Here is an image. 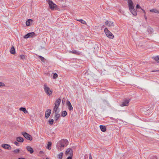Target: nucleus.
Wrapping results in <instances>:
<instances>
[{"label": "nucleus", "mask_w": 159, "mask_h": 159, "mask_svg": "<svg viewBox=\"0 0 159 159\" xmlns=\"http://www.w3.org/2000/svg\"><path fill=\"white\" fill-rule=\"evenodd\" d=\"M128 6L130 12L134 16L137 15V12L135 10L132 0H128Z\"/></svg>", "instance_id": "1"}, {"label": "nucleus", "mask_w": 159, "mask_h": 159, "mask_svg": "<svg viewBox=\"0 0 159 159\" xmlns=\"http://www.w3.org/2000/svg\"><path fill=\"white\" fill-rule=\"evenodd\" d=\"M61 102V99L58 98L55 103V105L53 108V111L55 113H58L59 111V107Z\"/></svg>", "instance_id": "2"}, {"label": "nucleus", "mask_w": 159, "mask_h": 159, "mask_svg": "<svg viewBox=\"0 0 159 159\" xmlns=\"http://www.w3.org/2000/svg\"><path fill=\"white\" fill-rule=\"evenodd\" d=\"M43 89L46 94L49 96L51 95L52 93V91L51 89L47 86L46 84H45L43 85Z\"/></svg>", "instance_id": "3"}, {"label": "nucleus", "mask_w": 159, "mask_h": 159, "mask_svg": "<svg viewBox=\"0 0 159 159\" xmlns=\"http://www.w3.org/2000/svg\"><path fill=\"white\" fill-rule=\"evenodd\" d=\"M59 144L61 148L64 147L66 146L68 144V142L67 140L66 139H63L61 140L59 143H58V145Z\"/></svg>", "instance_id": "4"}, {"label": "nucleus", "mask_w": 159, "mask_h": 159, "mask_svg": "<svg viewBox=\"0 0 159 159\" xmlns=\"http://www.w3.org/2000/svg\"><path fill=\"white\" fill-rule=\"evenodd\" d=\"M104 32L108 37L111 39H113L114 38V36L113 34L108 30L107 28H105Z\"/></svg>", "instance_id": "5"}, {"label": "nucleus", "mask_w": 159, "mask_h": 159, "mask_svg": "<svg viewBox=\"0 0 159 159\" xmlns=\"http://www.w3.org/2000/svg\"><path fill=\"white\" fill-rule=\"evenodd\" d=\"M22 134L27 140L31 141L33 139L32 136L29 134L25 132L21 133Z\"/></svg>", "instance_id": "6"}, {"label": "nucleus", "mask_w": 159, "mask_h": 159, "mask_svg": "<svg viewBox=\"0 0 159 159\" xmlns=\"http://www.w3.org/2000/svg\"><path fill=\"white\" fill-rule=\"evenodd\" d=\"M48 3L49 4L50 8L52 10H54V9H56L57 7V5L54 3L53 2L51 1L48 0Z\"/></svg>", "instance_id": "7"}, {"label": "nucleus", "mask_w": 159, "mask_h": 159, "mask_svg": "<svg viewBox=\"0 0 159 159\" xmlns=\"http://www.w3.org/2000/svg\"><path fill=\"white\" fill-rule=\"evenodd\" d=\"M1 146L3 148L6 149L11 150V146L9 144H2L1 145Z\"/></svg>", "instance_id": "8"}, {"label": "nucleus", "mask_w": 159, "mask_h": 159, "mask_svg": "<svg viewBox=\"0 0 159 159\" xmlns=\"http://www.w3.org/2000/svg\"><path fill=\"white\" fill-rule=\"evenodd\" d=\"M130 100V99H125L124 101L122 102L121 104L120 105V106L121 107L128 106L129 105Z\"/></svg>", "instance_id": "9"}, {"label": "nucleus", "mask_w": 159, "mask_h": 159, "mask_svg": "<svg viewBox=\"0 0 159 159\" xmlns=\"http://www.w3.org/2000/svg\"><path fill=\"white\" fill-rule=\"evenodd\" d=\"M65 154L66 155H69L70 156H72L73 155L72 150L71 148H68L66 151Z\"/></svg>", "instance_id": "10"}, {"label": "nucleus", "mask_w": 159, "mask_h": 159, "mask_svg": "<svg viewBox=\"0 0 159 159\" xmlns=\"http://www.w3.org/2000/svg\"><path fill=\"white\" fill-rule=\"evenodd\" d=\"M35 34L34 32L29 33L25 35L24 36V38L25 39H27L29 37H32L35 35Z\"/></svg>", "instance_id": "11"}, {"label": "nucleus", "mask_w": 159, "mask_h": 159, "mask_svg": "<svg viewBox=\"0 0 159 159\" xmlns=\"http://www.w3.org/2000/svg\"><path fill=\"white\" fill-rule=\"evenodd\" d=\"M51 110V109H48L45 111V117L46 119L48 118L50 116Z\"/></svg>", "instance_id": "12"}, {"label": "nucleus", "mask_w": 159, "mask_h": 159, "mask_svg": "<svg viewBox=\"0 0 159 159\" xmlns=\"http://www.w3.org/2000/svg\"><path fill=\"white\" fill-rule=\"evenodd\" d=\"M105 24L108 26L112 27L114 25L113 22L111 21L107 20L105 23Z\"/></svg>", "instance_id": "13"}, {"label": "nucleus", "mask_w": 159, "mask_h": 159, "mask_svg": "<svg viewBox=\"0 0 159 159\" xmlns=\"http://www.w3.org/2000/svg\"><path fill=\"white\" fill-rule=\"evenodd\" d=\"M26 148L27 150L31 154H32L34 152V150L30 146H27L26 147Z\"/></svg>", "instance_id": "14"}, {"label": "nucleus", "mask_w": 159, "mask_h": 159, "mask_svg": "<svg viewBox=\"0 0 159 159\" xmlns=\"http://www.w3.org/2000/svg\"><path fill=\"white\" fill-rule=\"evenodd\" d=\"M153 112L152 108H150L148 110H147L146 111H145V114L147 115H150Z\"/></svg>", "instance_id": "15"}, {"label": "nucleus", "mask_w": 159, "mask_h": 159, "mask_svg": "<svg viewBox=\"0 0 159 159\" xmlns=\"http://www.w3.org/2000/svg\"><path fill=\"white\" fill-rule=\"evenodd\" d=\"M67 105L68 107V108L70 111L73 109V108L71 105V103L69 101H68L67 102Z\"/></svg>", "instance_id": "16"}, {"label": "nucleus", "mask_w": 159, "mask_h": 159, "mask_svg": "<svg viewBox=\"0 0 159 159\" xmlns=\"http://www.w3.org/2000/svg\"><path fill=\"white\" fill-rule=\"evenodd\" d=\"M10 53L12 54H15L16 53L15 49L13 46H12L10 50Z\"/></svg>", "instance_id": "17"}, {"label": "nucleus", "mask_w": 159, "mask_h": 159, "mask_svg": "<svg viewBox=\"0 0 159 159\" xmlns=\"http://www.w3.org/2000/svg\"><path fill=\"white\" fill-rule=\"evenodd\" d=\"M16 140L17 142L20 143L23 142L24 141L23 138L20 137H17Z\"/></svg>", "instance_id": "18"}, {"label": "nucleus", "mask_w": 159, "mask_h": 159, "mask_svg": "<svg viewBox=\"0 0 159 159\" xmlns=\"http://www.w3.org/2000/svg\"><path fill=\"white\" fill-rule=\"evenodd\" d=\"M100 128L102 132H105L106 130V126L103 125H100Z\"/></svg>", "instance_id": "19"}, {"label": "nucleus", "mask_w": 159, "mask_h": 159, "mask_svg": "<svg viewBox=\"0 0 159 159\" xmlns=\"http://www.w3.org/2000/svg\"><path fill=\"white\" fill-rule=\"evenodd\" d=\"M19 110L23 111L24 113L25 114L28 113V111L26 110V109L25 107H20L19 109Z\"/></svg>", "instance_id": "20"}, {"label": "nucleus", "mask_w": 159, "mask_h": 159, "mask_svg": "<svg viewBox=\"0 0 159 159\" xmlns=\"http://www.w3.org/2000/svg\"><path fill=\"white\" fill-rule=\"evenodd\" d=\"M63 153L62 152H61L57 155V158L58 159H62L63 156Z\"/></svg>", "instance_id": "21"}, {"label": "nucleus", "mask_w": 159, "mask_h": 159, "mask_svg": "<svg viewBox=\"0 0 159 159\" xmlns=\"http://www.w3.org/2000/svg\"><path fill=\"white\" fill-rule=\"evenodd\" d=\"M52 143L51 142H49L48 143L47 146H46V148L49 150L51 149V146L52 145Z\"/></svg>", "instance_id": "22"}, {"label": "nucleus", "mask_w": 159, "mask_h": 159, "mask_svg": "<svg viewBox=\"0 0 159 159\" xmlns=\"http://www.w3.org/2000/svg\"><path fill=\"white\" fill-rule=\"evenodd\" d=\"M60 115L58 113H55V120H57L60 117Z\"/></svg>", "instance_id": "23"}, {"label": "nucleus", "mask_w": 159, "mask_h": 159, "mask_svg": "<svg viewBox=\"0 0 159 159\" xmlns=\"http://www.w3.org/2000/svg\"><path fill=\"white\" fill-rule=\"evenodd\" d=\"M33 21V20L31 19L28 20L26 22V25L27 26H29L31 22Z\"/></svg>", "instance_id": "24"}, {"label": "nucleus", "mask_w": 159, "mask_h": 159, "mask_svg": "<svg viewBox=\"0 0 159 159\" xmlns=\"http://www.w3.org/2000/svg\"><path fill=\"white\" fill-rule=\"evenodd\" d=\"M150 11L152 12H154L156 13H159V11L154 9L150 10Z\"/></svg>", "instance_id": "25"}, {"label": "nucleus", "mask_w": 159, "mask_h": 159, "mask_svg": "<svg viewBox=\"0 0 159 159\" xmlns=\"http://www.w3.org/2000/svg\"><path fill=\"white\" fill-rule=\"evenodd\" d=\"M153 59H154L157 62L159 63V56H157L156 57H152Z\"/></svg>", "instance_id": "26"}, {"label": "nucleus", "mask_w": 159, "mask_h": 159, "mask_svg": "<svg viewBox=\"0 0 159 159\" xmlns=\"http://www.w3.org/2000/svg\"><path fill=\"white\" fill-rule=\"evenodd\" d=\"M76 20L77 21H78L79 22H80L81 23L84 24V25H86L87 23L86 22L84 21V20H83L82 19H76Z\"/></svg>", "instance_id": "27"}, {"label": "nucleus", "mask_w": 159, "mask_h": 159, "mask_svg": "<svg viewBox=\"0 0 159 159\" xmlns=\"http://www.w3.org/2000/svg\"><path fill=\"white\" fill-rule=\"evenodd\" d=\"M67 114V113L66 111H63L62 112L61 114V116L63 117H64L66 116Z\"/></svg>", "instance_id": "28"}, {"label": "nucleus", "mask_w": 159, "mask_h": 159, "mask_svg": "<svg viewBox=\"0 0 159 159\" xmlns=\"http://www.w3.org/2000/svg\"><path fill=\"white\" fill-rule=\"evenodd\" d=\"M70 52L77 55H79L80 53L79 52H78L76 50H74L72 51H70Z\"/></svg>", "instance_id": "29"}, {"label": "nucleus", "mask_w": 159, "mask_h": 159, "mask_svg": "<svg viewBox=\"0 0 159 159\" xmlns=\"http://www.w3.org/2000/svg\"><path fill=\"white\" fill-rule=\"evenodd\" d=\"M54 120L53 119L49 120L48 122L49 124L51 125H52L53 123Z\"/></svg>", "instance_id": "30"}, {"label": "nucleus", "mask_w": 159, "mask_h": 159, "mask_svg": "<svg viewBox=\"0 0 159 159\" xmlns=\"http://www.w3.org/2000/svg\"><path fill=\"white\" fill-rule=\"evenodd\" d=\"M39 58L41 60V61L43 62H44V58L43 57L40 56H39Z\"/></svg>", "instance_id": "31"}, {"label": "nucleus", "mask_w": 159, "mask_h": 159, "mask_svg": "<svg viewBox=\"0 0 159 159\" xmlns=\"http://www.w3.org/2000/svg\"><path fill=\"white\" fill-rule=\"evenodd\" d=\"M13 152L16 153H17L20 152V150L19 149H16L14 150Z\"/></svg>", "instance_id": "32"}, {"label": "nucleus", "mask_w": 159, "mask_h": 159, "mask_svg": "<svg viewBox=\"0 0 159 159\" xmlns=\"http://www.w3.org/2000/svg\"><path fill=\"white\" fill-rule=\"evenodd\" d=\"M58 76L57 74V73H54L53 75V78L54 79H56Z\"/></svg>", "instance_id": "33"}, {"label": "nucleus", "mask_w": 159, "mask_h": 159, "mask_svg": "<svg viewBox=\"0 0 159 159\" xmlns=\"http://www.w3.org/2000/svg\"><path fill=\"white\" fill-rule=\"evenodd\" d=\"M25 56L23 55H21L20 56V57L21 59H24L25 58Z\"/></svg>", "instance_id": "34"}, {"label": "nucleus", "mask_w": 159, "mask_h": 159, "mask_svg": "<svg viewBox=\"0 0 159 159\" xmlns=\"http://www.w3.org/2000/svg\"><path fill=\"white\" fill-rule=\"evenodd\" d=\"M136 7V8H139L141 9H142V8L140 7V6L139 4L137 5Z\"/></svg>", "instance_id": "35"}, {"label": "nucleus", "mask_w": 159, "mask_h": 159, "mask_svg": "<svg viewBox=\"0 0 159 159\" xmlns=\"http://www.w3.org/2000/svg\"><path fill=\"white\" fill-rule=\"evenodd\" d=\"M5 85L3 83L0 82V87L3 86Z\"/></svg>", "instance_id": "36"}, {"label": "nucleus", "mask_w": 159, "mask_h": 159, "mask_svg": "<svg viewBox=\"0 0 159 159\" xmlns=\"http://www.w3.org/2000/svg\"><path fill=\"white\" fill-rule=\"evenodd\" d=\"M90 72V70H88L87 71V72L85 73V74H87V75H89V73Z\"/></svg>", "instance_id": "37"}, {"label": "nucleus", "mask_w": 159, "mask_h": 159, "mask_svg": "<svg viewBox=\"0 0 159 159\" xmlns=\"http://www.w3.org/2000/svg\"><path fill=\"white\" fill-rule=\"evenodd\" d=\"M14 144L16 146H19V143L15 141Z\"/></svg>", "instance_id": "38"}, {"label": "nucleus", "mask_w": 159, "mask_h": 159, "mask_svg": "<svg viewBox=\"0 0 159 159\" xmlns=\"http://www.w3.org/2000/svg\"><path fill=\"white\" fill-rule=\"evenodd\" d=\"M72 156H70L67 157V159H72Z\"/></svg>", "instance_id": "39"}, {"label": "nucleus", "mask_w": 159, "mask_h": 159, "mask_svg": "<svg viewBox=\"0 0 159 159\" xmlns=\"http://www.w3.org/2000/svg\"><path fill=\"white\" fill-rule=\"evenodd\" d=\"M141 10L143 11V12L144 14V15H145L146 13V12H145V11L144 9H143L142 8L141 9Z\"/></svg>", "instance_id": "40"}, {"label": "nucleus", "mask_w": 159, "mask_h": 159, "mask_svg": "<svg viewBox=\"0 0 159 159\" xmlns=\"http://www.w3.org/2000/svg\"><path fill=\"white\" fill-rule=\"evenodd\" d=\"M43 154V151H41L39 152V154Z\"/></svg>", "instance_id": "41"}, {"label": "nucleus", "mask_w": 159, "mask_h": 159, "mask_svg": "<svg viewBox=\"0 0 159 159\" xmlns=\"http://www.w3.org/2000/svg\"><path fill=\"white\" fill-rule=\"evenodd\" d=\"M89 159H92V158L90 153L89 154Z\"/></svg>", "instance_id": "42"}, {"label": "nucleus", "mask_w": 159, "mask_h": 159, "mask_svg": "<svg viewBox=\"0 0 159 159\" xmlns=\"http://www.w3.org/2000/svg\"><path fill=\"white\" fill-rule=\"evenodd\" d=\"M144 18H145L146 20H147V16H146V14L145 15H144Z\"/></svg>", "instance_id": "43"}, {"label": "nucleus", "mask_w": 159, "mask_h": 159, "mask_svg": "<svg viewBox=\"0 0 159 159\" xmlns=\"http://www.w3.org/2000/svg\"><path fill=\"white\" fill-rule=\"evenodd\" d=\"M18 159H25L24 158L20 157V158H18Z\"/></svg>", "instance_id": "44"}, {"label": "nucleus", "mask_w": 159, "mask_h": 159, "mask_svg": "<svg viewBox=\"0 0 159 159\" xmlns=\"http://www.w3.org/2000/svg\"><path fill=\"white\" fill-rule=\"evenodd\" d=\"M91 76H92V75H93V73H92V74H91Z\"/></svg>", "instance_id": "45"}, {"label": "nucleus", "mask_w": 159, "mask_h": 159, "mask_svg": "<svg viewBox=\"0 0 159 159\" xmlns=\"http://www.w3.org/2000/svg\"><path fill=\"white\" fill-rule=\"evenodd\" d=\"M2 149H0V152H2Z\"/></svg>", "instance_id": "46"}, {"label": "nucleus", "mask_w": 159, "mask_h": 159, "mask_svg": "<svg viewBox=\"0 0 159 159\" xmlns=\"http://www.w3.org/2000/svg\"><path fill=\"white\" fill-rule=\"evenodd\" d=\"M46 159H49V158H48V157H47V158H46Z\"/></svg>", "instance_id": "47"}, {"label": "nucleus", "mask_w": 159, "mask_h": 159, "mask_svg": "<svg viewBox=\"0 0 159 159\" xmlns=\"http://www.w3.org/2000/svg\"><path fill=\"white\" fill-rule=\"evenodd\" d=\"M155 71H152V72H155Z\"/></svg>", "instance_id": "48"}]
</instances>
